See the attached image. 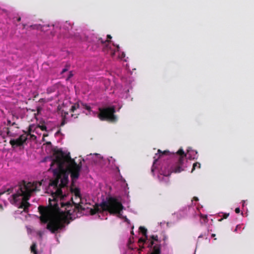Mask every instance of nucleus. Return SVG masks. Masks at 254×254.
I'll return each mask as SVG.
<instances>
[{
    "mask_svg": "<svg viewBox=\"0 0 254 254\" xmlns=\"http://www.w3.org/2000/svg\"><path fill=\"white\" fill-rule=\"evenodd\" d=\"M55 165L57 167L53 169L54 178L50 180L49 183V187H53L55 190L54 191H52V195L53 200L56 202V204H54L55 208L59 209L57 203L58 199L60 198L61 200L65 196L63 194L62 189L67 186L69 174L70 175L71 179L70 190L74 194V197L71 198L72 204L69 202L65 203L61 202V207H65L64 212L54 213L50 207L43 206L38 207V210L41 214L39 217L40 221L43 223H48L46 228L53 234L63 229L65 224L69 223L68 216L73 215L75 212H82L88 208L86 207V204L84 203V199L81 198L79 189L73 188L75 181L79 176L82 168L81 161L77 164L74 159L71 158L69 153L64 154L62 151H60L52 162L50 169Z\"/></svg>",
    "mask_w": 254,
    "mask_h": 254,
    "instance_id": "1",
    "label": "nucleus"
},
{
    "mask_svg": "<svg viewBox=\"0 0 254 254\" xmlns=\"http://www.w3.org/2000/svg\"><path fill=\"white\" fill-rule=\"evenodd\" d=\"M41 185L42 183L39 182L31 183L22 181L19 183L17 188H15V193L11 195L8 200L12 204L16 205L17 203H20L18 207L23 209L24 212H27L30 206L28 201L32 192L40 190L39 188Z\"/></svg>",
    "mask_w": 254,
    "mask_h": 254,
    "instance_id": "2",
    "label": "nucleus"
},
{
    "mask_svg": "<svg viewBox=\"0 0 254 254\" xmlns=\"http://www.w3.org/2000/svg\"><path fill=\"white\" fill-rule=\"evenodd\" d=\"M123 208L124 206L120 201L110 196L107 197L106 200L101 203L95 204L93 208L90 209V213L93 215L97 213L107 211L111 214H119Z\"/></svg>",
    "mask_w": 254,
    "mask_h": 254,
    "instance_id": "3",
    "label": "nucleus"
},
{
    "mask_svg": "<svg viewBox=\"0 0 254 254\" xmlns=\"http://www.w3.org/2000/svg\"><path fill=\"white\" fill-rule=\"evenodd\" d=\"M98 118L101 121H107L110 122H116L117 121L116 116L114 115L116 112L114 106L107 108H99Z\"/></svg>",
    "mask_w": 254,
    "mask_h": 254,
    "instance_id": "4",
    "label": "nucleus"
},
{
    "mask_svg": "<svg viewBox=\"0 0 254 254\" xmlns=\"http://www.w3.org/2000/svg\"><path fill=\"white\" fill-rule=\"evenodd\" d=\"M176 155L178 156L177 162L171 167L172 172L177 173H180L185 170L186 168L185 163L188 161L186 159V154L184 152L182 148H180L176 152Z\"/></svg>",
    "mask_w": 254,
    "mask_h": 254,
    "instance_id": "5",
    "label": "nucleus"
},
{
    "mask_svg": "<svg viewBox=\"0 0 254 254\" xmlns=\"http://www.w3.org/2000/svg\"><path fill=\"white\" fill-rule=\"evenodd\" d=\"M27 140V135L25 134H22L16 139H11L9 141V143L11 145L12 147L14 148L23 145Z\"/></svg>",
    "mask_w": 254,
    "mask_h": 254,
    "instance_id": "6",
    "label": "nucleus"
},
{
    "mask_svg": "<svg viewBox=\"0 0 254 254\" xmlns=\"http://www.w3.org/2000/svg\"><path fill=\"white\" fill-rule=\"evenodd\" d=\"M107 39L104 40L102 38H99L98 39V42H100L103 45H105L107 47V48H108V44L110 43V41L109 40L112 38V37L110 35H107Z\"/></svg>",
    "mask_w": 254,
    "mask_h": 254,
    "instance_id": "7",
    "label": "nucleus"
},
{
    "mask_svg": "<svg viewBox=\"0 0 254 254\" xmlns=\"http://www.w3.org/2000/svg\"><path fill=\"white\" fill-rule=\"evenodd\" d=\"M151 239V241L148 242V247L152 248L153 246L154 241H156L158 243H160V241L158 240V237L157 235H152L150 237Z\"/></svg>",
    "mask_w": 254,
    "mask_h": 254,
    "instance_id": "8",
    "label": "nucleus"
},
{
    "mask_svg": "<svg viewBox=\"0 0 254 254\" xmlns=\"http://www.w3.org/2000/svg\"><path fill=\"white\" fill-rule=\"evenodd\" d=\"M152 252L150 254H161V247L160 245H155L152 246Z\"/></svg>",
    "mask_w": 254,
    "mask_h": 254,
    "instance_id": "9",
    "label": "nucleus"
},
{
    "mask_svg": "<svg viewBox=\"0 0 254 254\" xmlns=\"http://www.w3.org/2000/svg\"><path fill=\"white\" fill-rule=\"evenodd\" d=\"M14 188H10L6 190H1L0 191V196L4 194V193L7 192L8 194L10 193L11 192H12L13 191ZM0 209H2V206L1 204H0Z\"/></svg>",
    "mask_w": 254,
    "mask_h": 254,
    "instance_id": "10",
    "label": "nucleus"
},
{
    "mask_svg": "<svg viewBox=\"0 0 254 254\" xmlns=\"http://www.w3.org/2000/svg\"><path fill=\"white\" fill-rule=\"evenodd\" d=\"M81 102H78L72 105L70 109V112H74L77 109L81 108Z\"/></svg>",
    "mask_w": 254,
    "mask_h": 254,
    "instance_id": "11",
    "label": "nucleus"
},
{
    "mask_svg": "<svg viewBox=\"0 0 254 254\" xmlns=\"http://www.w3.org/2000/svg\"><path fill=\"white\" fill-rule=\"evenodd\" d=\"M201 220H200V223L201 224H205L208 221L207 216L206 215H203L202 214L200 215Z\"/></svg>",
    "mask_w": 254,
    "mask_h": 254,
    "instance_id": "12",
    "label": "nucleus"
},
{
    "mask_svg": "<svg viewBox=\"0 0 254 254\" xmlns=\"http://www.w3.org/2000/svg\"><path fill=\"white\" fill-rule=\"evenodd\" d=\"M139 230L140 231V232L142 234V235L145 236V238L147 239V229L143 227V226H140L139 228Z\"/></svg>",
    "mask_w": 254,
    "mask_h": 254,
    "instance_id": "13",
    "label": "nucleus"
},
{
    "mask_svg": "<svg viewBox=\"0 0 254 254\" xmlns=\"http://www.w3.org/2000/svg\"><path fill=\"white\" fill-rule=\"evenodd\" d=\"M81 107H82L83 108H84L85 109L87 110V111H88L89 112H91V108L90 107V106L88 105L86 103H84L83 102H81Z\"/></svg>",
    "mask_w": 254,
    "mask_h": 254,
    "instance_id": "14",
    "label": "nucleus"
},
{
    "mask_svg": "<svg viewBox=\"0 0 254 254\" xmlns=\"http://www.w3.org/2000/svg\"><path fill=\"white\" fill-rule=\"evenodd\" d=\"M37 245L35 243L32 244L31 246V251L32 253H33L34 254H37V252L36 251Z\"/></svg>",
    "mask_w": 254,
    "mask_h": 254,
    "instance_id": "15",
    "label": "nucleus"
},
{
    "mask_svg": "<svg viewBox=\"0 0 254 254\" xmlns=\"http://www.w3.org/2000/svg\"><path fill=\"white\" fill-rule=\"evenodd\" d=\"M201 166V165L198 162H195L193 164L192 168L191 170V172L192 173L193 171L196 168H200Z\"/></svg>",
    "mask_w": 254,
    "mask_h": 254,
    "instance_id": "16",
    "label": "nucleus"
},
{
    "mask_svg": "<svg viewBox=\"0 0 254 254\" xmlns=\"http://www.w3.org/2000/svg\"><path fill=\"white\" fill-rule=\"evenodd\" d=\"M32 126L30 125L29 126V127H28V130L27 131H24V134H25L26 135H27V137H28V136H29V135L31 134V132H32Z\"/></svg>",
    "mask_w": 254,
    "mask_h": 254,
    "instance_id": "17",
    "label": "nucleus"
},
{
    "mask_svg": "<svg viewBox=\"0 0 254 254\" xmlns=\"http://www.w3.org/2000/svg\"><path fill=\"white\" fill-rule=\"evenodd\" d=\"M158 153L159 154V156L161 157V156L163 155H167L169 154V151L165 150L163 152L161 151L160 149L158 150Z\"/></svg>",
    "mask_w": 254,
    "mask_h": 254,
    "instance_id": "18",
    "label": "nucleus"
},
{
    "mask_svg": "<svg viewBox=\"0 0 254 254\" xmlns=\"http://www.w3.org/2000/svg\"><path fill=\"white\" fill-rule=\"evenodd\" d=\"M37 127L40 128L42 130H47V127L45 125H39L37 126Z\"/></svg>",
    "mask_w": 254,
    "mask_h": 254,
    "instance_id": "19",
    "label": "nucleus"
},
{
    "mask_svg": "<svg viewBox=\"0 0 254 254\" xmlns=\"http://www.w3.org/2000/svg\"><path fill=\"white\" fill-rule=\"evenodd\" d=\"M229 216V213H224L223 215V217L220 219H219V221H221L223 219H226Z\"/></svg>",
    "mask_w": 254,
    "mask_h": 254,
    "instance_id": "20",
    "label": "nucleus"
},
{
    "mask_svg": "<svg viewBox=\"0 0 254 254\" xmlns=\"http://www.w3.org/2000/svg\"><path fill=\"white\" fill-rule=\"evenodd\" d=\"M147 239H147L145 238V239H143L142 238H140L139 239L138 242V243H143V244H144V243H145L146 242V240Z\"/></svg>",
    "mask_w": 254,
    "mask_h": 254,
    "instance_id": "21",
    "label": "nucleus"
},
{
    "mask_svg": "<svg viewBox=\"0 0 254 254\" xmlns=\"http://www.w3.org/2000/svg\"><path fill=\"white\" fill-rule=\"evenodd\" d=\"M66 123V122H65V118L64 117L63 118V120H62V121L61 123V125H60V127H63L64 126Z\"/></svg>",
    "mask_w": 254,
    "mask_h": 254,
    "instance_id": "22",
    "label": "nucleus"
},
{
    "mask_svg": "<svg viewBox=\"0 0 254 254\" xmlns=\"http://www.w3.org/2000/svg\"><path fill=\"white\" fill-rule=\"evenodd\" d=\"M37 234L41 238H42V236L44 234V232L42 231H38L37 232Z\"/></svg>",
    "mask_w": 254,
    "mask_h": 254,
    "instance_id": "23",
    "label": "nucleus"
},
{
    "mask_svg": "<svg viewBox=\"0 0 254 254\" xmlns=\"http://www.w3.org/2000/svg\"><path fill=\"white\" fill-rule=\"evenodd\" d=\"M30 136V138L33 140H35L36 139V136L34 134H30L29 135Z\"/></svg>",
    "mask_w": 254,
    "mask_h": 254,
    "instance_id": "24",
    "label": "nucleus"
},
{
    "mask_svg": "<svg viewBox=\"0 0 254 254\" xmlns=\"http://www.w3.org/2000/svg\"><path fill=\"white\" fill-rule=\"evenodd\" d=\"M125 53L123 52L121 55L120 56V58L122 60H123L125 57Z\"/></svg>",
    "mask_w": 254,
    "mask_h": 254,
    "instance_id": "25",
    "label": "nucleus"
},
{
    "mask_svg": "<svg viewBox=\"0 0 254 254\" xmlns=\"http://www.w3.org/2000/svg\"><path fill=\"white\" fill-rule=\"evenodd\" d=\"M235 211L236 213H239L240 212V209L239 207H237L235 209Z\"/></svg>",
    "mask_w": 254,
    "mask_h": 254,
    "instance_id": "26",
    "label": "nucleus"
},
{
    "mask_svg": "<svg viewBox=\"0 0 254 254\" xmlns=\"http://www.w3.org/2000/svg\"><path fill=\"white\" fill-rule=\"evenodd\" d=\"M67 70H68V69H67V68H66V67H65V68H64L62 70V71L61 73H64L65 72H66Z\"/></svg>",
    "mask_w": 254,
    "mask_h": 254,
    "instance_id": "27",
    "label": "nucleus"
},
{
    "mask_svg": "<svg viewBox=\"0 0 254 254\" xmlns=\"http://www.w3.org/2000/svg\"><path fill=\"white\" fill-rule=\"evenodd\" d=\"M115 54V51H113L112 50L111 51V55L113 57Z\"/></svg>",
    "mask_w": 254,
    "mask_h": 254,
    "instance_id": "28",
    "label": "nucleus"
},
{
    "mask_svg": "<svg viewBox=\"0 0 254 254\" xmlns=\"http://www.w3.org/2000/svg\"><path fill=\"white\" fill-rule=\"evenodd\" d=\"M0 136H2L3 138H4V135H3L2 132L1 130H0Z\"/></svg>",
    "mask_w": 254,
    "mask_h": 254,
    "instance_id": "29",
    "label": "nucleus"
},
{
    "mask_svg": "<svg viewBox=\"0 0 254 254\" xmlns=\"http://www.w3.org/2000/svg\"><path fill=\"white\" fill-rule=\"evenodd\" d=\"M105 45V47L104 48V50H108L109 49H111V47H109V46L108 47V48H107V47Z\"/></svg>",
    "mask_w": 254,
    "mask_h": 254,
    "instance_id": "30",
    "label": "nucleus"
},
{
    "mask_svg": "<svg viewBox=\"0 0 254 254\" xmlns=\"http://www.w3.org/2000/svg\"><path fill=\"white\" fill-rule=\"evenodd\" d=\"M72 76H73V74L72 73L71 71H70L69 73V76H68V78H70Z\"/></svg>",
    "mask_w": 254,
    "mask_h": 254,
    "instance_id": "31",
    "label": "nucleus"
},
{
    "mask_svg": "<svg viewBox=\"0 0 254 254\" xmlns=\"http://www.w3.org/2000/svg\"><path fill=\"white\" fill-rule=\"evenodd\" d=\"M139 247H140V248L139 249V251H142V250L143 249H144V247L143 246H139Z\"/></svg>",
    "mask_w": 254,
    "mask_h": 254,
    "instance_id": "32",
    "label": "nucleus"
},
{
    "mask_svg": "<svg viewBox=\"0 0 254 254\" xmlns=\"http://www.w3.org/2000/svg\"><path fill=\"white\" fill-rule=\"evenodd\" d=\"M46 144L47 145H51V144H52V143H51V142L50 141H47V142H46Z\"/></svg>",
    "mask_w": 254,
    "mask_h": 254,
    "instance_id": "33",
    "label": "nucleus"
},
{
    "mask_svg": "<svg viewBox=\"0 0 254 254\" xmlns=\"http://www.w3.org/2000/svg\"><path fill=\"white\" fill-rule=\"evenodd\" d=\"M48 136V133H44L43 135V137H46V136Z\"/></svg>",
    "mask_w": 254,
    "mask_h": 254,
    "instance_id": "34",
    "label": "nucleus"
},
{
    "mask_svg": "<svg viewBox=\"0 0 254 254\" xmlns=\"http://www.w3.org/2000/svg\"><path fill=\"white\" fill-rule=\"evenodd\" d=\"M61 133V129H59L57 132L56 133V134H58Z\"/></svg>",
    "mask_w": 254,
    "mask_h": 254,
    "instance_id": "35",
    "label": "nucleus"
},
{
    "mask_svg": "<svg viewBox=\"0 0 254 254\" xmlns=\"http://www.w3.org/2000/svg\"><path fill=\"white\" fill-rule=\"evenodd\" d=\"M193 199L196 200V201H197L198 200V198L196 197H193Z\"/></svg>",
    "mask_w": 254,
    "mask_h": 254,
    "instance_id": "36",
    "label": "nucleus"
},
{
    "mask_svg": "<svg viewBox=\"0 0 254 254\" xmlns=\"http://www.w3.org/2000/svg\"><path fill=\"white\" fill-rule=\"evenodd\" d=\"M17 21H20L21 20V17H19L17 19Z\"/></svg>",
    "mask_w": 254,
    "mask_h": 254,
    "instance_id": "37",
    "label": "nucleus"
},
{
    "mask_svg": "<svg viewBox=\"0 0 254 254\" xmlns=\"http://www.w3.org/2000/svg\"><path fill=\"white\" fill-rule=\"evenodd\" d=\"M7 123H8V125H10V124H11V121H9V120H8V121H7Z\"/></svg>",
    "mask_w": 254,
    "mask_h": 254,
    "instance_id": "38",
    "label": "nucleus"
},
{
    "mask_svg": "<svg viewBox=\"0 0 254 254\" xmlns=\"http://www.w3.org/2000/svg\"><path fill=\"white\" fill-rule=\"evenodd\" d=\"M119 48H120V47H119V45H117V51H119Z\"/></svg>",
    "mask_w": 254,
    "mask_h": 254,
    "instance_id": "39",
    "label": "nucleus"
},
{
    "mask_svg": "<svg viewBox=\"0 0 254 254\" xmlns=\"http://www.w3.org/2000/svg\"><path fill=\"white\" fill-rule=\"evenodd\" d=\"M167 239V238L165 236L164 237L163 240L166 241V240Z\"/></svg>",
    "mask_w": 254,
    "mask_h": 254,
    "instance_id": "40",
    "label": "nucleus"
},
{
    "mask_svg": "<svg viewBox=\"0 0 254 254\" xmlns=\"http://www.w3.org/2000/svg\"><path fill=\"white\" fill-rule=\"evenodd\" d=\"M211 236H212V237H214L215 236V234H212Z\"/></svg>",
    "mask_w": 254,
    "mask_h": 254,
    "instance_id": "41",
    "label": "nucleus"
},
{
    "mask_svg": "<svg viewBox=\"0 0 254 254\" xmlns=\"http://www.w3.org/2000/svg\"><path fill=\"white\" fill-rule=\"evenodd\" d=\"M42 141H45V137H43V138H42Z\"/></svg>",
    "mask_w": 254,
    "mask_h": 254,
    "instance_id": "42",
    "label": "nucleus"
},
{
    "mask_svg": "<svg viewBox=\"0 0 254 254\" xmlns=\"http://www.w3.org/2000/svg\"><path fill=\"white\" fill-rule=\"evenodd\" d=\"M157 161V160L155 159L154 161V162H153V165L155 163V162Z\"/></svg>",
    "mask_w": 254,
    "mask_h": 254,
    "instance_id": "43",
    "label": "nucleus"
},
{
    "mask_svg": "<svg viewBox=\"0 0 254 254\" xmlns=\"http://www.w3.org/2000/svg\"><path fill=\"white\" fill-rule=\"evenodd\" d=\"M15 124H15V123H14H14H13L11 124V125H12V126H14V125H15Z\"/></svg>",
    "mask_w": 254,
    "mask_h": 254,
    "instance_id": "44",
    "label": "nucleus"
},
{
    "mask_svg": "<svg viewBox=\"0 0 254 254\" xmlns=\"http://www.w3.org/2000/svg\"><path fill=\"white\" fill-rule=\"evenodd\" d=\"M2 11L4 12H6V10L5 9H2Z\"/></svg>",
    "mask_w": 254,
    "mask_h": 254,
    "instance_id": "45",
    "label": "nucleus"
},
{
    "mask_svg": "<svg viewBox=\"0 0 254 254\" xmlns=\"http://www.w3.org/2000/svg\"><path fill=\"white\" fill-rule=\"evenodd\" d=\"M131 234L132 235H133V234H134L133 232V231H131Z\"/></svg>",
    "mask_w": 254,
    "mask_h": 254,
    "instance_id": "46",
    "label": "nucleus"
},
{
    "mask_svg": "<svg viewBox=\"0 0 254 254\" xmlns=\"http://www.w3.org/2000/svg\"><path fill=\"white\" fill-rule=\"evenodd\" d=\"M7 129L8 130V128H7ZM9 132V130H8L7 132Z\"/></svg>",
    "mask_w": 254,
    "mask_h": 254,
    "instance_id": "47",
    "label": "nucleus"
}]
</instances>
